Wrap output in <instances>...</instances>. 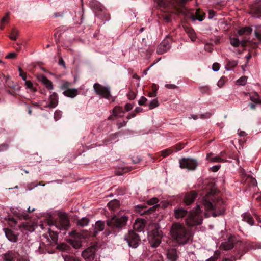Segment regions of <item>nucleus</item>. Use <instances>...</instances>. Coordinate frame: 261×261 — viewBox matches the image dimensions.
I'll return each instance as SVG.
<instances>
[{
  "instance_id": "obj_42",
  "label": "nucleus",
  "mask_w": 261,
  "mask_h": 261,
  "mask_svg": "<svg viewBox=\"0 0 261 261\" xmlns=\"http://www.w3.org/2000/svg\"><path fill=\"white\" fill-rule=\"evenodd\" d=\"M230 44L234 47H238L240 45V41L238 38H231L230 39Z\"/></svg>"
},
{
  "instance_id": "obj_17",
  "label": "nucleus",
  "mask_w": 261,
  "mask_h": 261,
  "mask_svg": "<svg viewBox=\"0 0 261 261\" xmlns=\"http://www.w3.org/2000/svg\"><path fill=\"white\" fill-rule=\"evenodd\" d=\"M189 212L182 207L175 208L174 210V217L177 219H182L185 217H188Z\"/></svg>"
},
{
  "instance_id": "obj_15",
  "label": "nucleus",
  "mask_w": 261,
  "mask_h": 261,
  "mask_svg": "<svg viewBox=\"0 0 261 261\" xmlns=\"http://www.w3.org/2000/svg\"><path fill=\"white\" fill-rule=\"evenodd\" d=\"M107 225L108 228H106L103 234L105 237L109 236L113 231L114 228V215H112L110 219L106 220Z\"/></svg>"
},
{
  "instance_id": "obj_61",
  "label": "nucleus",
  "mask_w": 261,
  "mask_h": 261,
  "mask_svg": "<svg viewBox=\"0 0 261 261\" xmlns=\"http://www.w3.org/2000/svg\"><path fill=\"white\" fill-rule=\"evenodd\" d=\"M17 56V54L15 53H10L7 56L6 58L8 59H13L16 58Z\"/></svg>"
},
{
  "instance_id": "obj_8",
  "label": "nucleus",
  "mask_w": 261,
  "mask_h": 261,
  "mask_svg": "<svg viewBox=\"0 0 261 261\" xmlns=\"http://www.w3.org/2000/svg\"><path fill=\"white\" fill-rule=\"evenodd\" d=\"M125 240L129 246L133 248H136L140 242L139 236L134 231H129L125 237Z\"/></svg>"
},
{
  "instance_id": "obj_24",
  "label": "nucleus",
  "mask_w": 261,
  "mask_h": 261,
  "mask_svg": "<svg viewBox=\"0 0 261 261\" xmlns=\"http://www.w3.org/2000/svg\"><path fill=\"white\" fill-rule=\"evenodd\" d=\"M153 229L152 230L149 236L155 237L157 238L162 237V231L158 224H155L153 225Z\"/></svg>"
},
{
  "instance_id": "obj_34",
  "label": "nucleus",
  "mask_w": 261,
  "mask_h": 261,
  "mask_svg": "<svg viewBox=\"0 0 261 261\" xmlns=\"http://www.w3.org/2000/svg\"><path fill=\"white\" fill-rule=\"evenodd\" d=\"M89 219L87 217L82 218L77 221V224L80 226H85L88 225L89 223Z\"/></svg>"
},
{
  "instance_id": "obj_14",
  "label": "nucleus",
  "mask_w": 261,
  "mask_h": 261,
  "mask_svg": "<svg viewBox=\"0 0 261 261\" xmlns=\"http://www.w3.org/2000/svg\"><path fill=\"white\" fill-rule=\"evenodd\" d=\"M170 43L168 39L164 40L158 47L156 52L158 54L161 55L167 52L170 48Z\"/></svg>"
},
{
  "instance_id": "obj_20",
  "label": "nucleus",
  "mask_w": 261,
  "mask_h": 261,
  "mask_svg": "<svg viewBox=\"0 0 261 261\" xmlns=\"http://www.w3.org/2000/svg\"><path fill=\"white\" fill-rule=\"evenodd\" d=\"M145 226V222L144 219H137L134 224L133 227L135 230L141 232L143 231Z\"/></svg>"
},
{
  "instance_id": "obj_64",
  "label": "nucleus",
  "mask_w": 261,
  "mask_h": 261,
  "mask_svg": "<svg viewBox=\"0 0 261 261\" xmlns=\"http://www.w3.org/2000/svg\"><path fill=\"white\" fill-rule=\"evenodd\" d=\"M254 34L257 39L261 41V33L258 32L257 31H255Z\"/></svg>"
},
{
  "instance_id": "obj_13",
  "label": "nucleus",
  "mask_w": 261,
  "mask_h": 261,
  "mask_svg": "<svg viewBox=\"0 0 261 261\" xmlns=\"http://www.w3.org/2000/svg\"><path fill=\"white\" fill-rule=\"evenodd\" d=\"M6 238L9 241L12 242H17L18 241V233L15 232L11 229L5 228L3 229Z\"/></svg>"
},
{
  "instance_id": "obj_53",
  "label": "nucleus",
  "mask_w": 261,
  "mask_h": 261,
  "mask_svg": "<svg viewBox=\"0 0 261 261\" xmlns=\"http://www.w3.org/2000/svg\"><path fill=\"white\" fill-rule=\"evenodd\" d=\"M9 145L7 143H3L0 145V152L5 151L8 148Z\"/></svg>"
},
{
  "instance_id": "obj_56",
  "label": "nucleus",
  "mask_w": 261,
  "mask_h": 261,
  "mask_svg": "<svg viewBox=\"0 0 261 261\" xmlns=\"http://www.w3.org/2000/svg\"><path fill=\"white\" fill-rule=\"evenodd\" d=\"M9 13H7L5 16L2 18V23H7L9 22Z\"/></svg>"
},
{
  "instance_id": "obj_38",
  "label": "nucleus",
  "mask_w": 261,
  "mask_h": 261,
  "mask_svg": "<svg viewBox=\"0 0 261 261\" xmlns=\"http://www.w3.org/2000/svg\"><path fill=\"white\" fill-rule=\"evenodd\" d=\"M125 112L122 108L115 107V120L117 117H122L124 116Z\"/></svg>"
},
{
  "instance_id": "obj_3",
  "label": "nucleus",
  "mask_w": 261,
  "mask_h": 261,
  "mask_svg": "<svg viewBox=\"0 0 261 261\" xmlns=\"http://www.w3.org/2000/svg\"><path fill=\"white\" fill-rule=\"evenodd\" d=\"M202 221L203 218L201 215V210L199 206L197 205L196 208H193L189 212L185 222L187 226L193 227L201 225Z\"/></svg>"
},
{
  "instance_id": "obj_49",
  "label": "nucleus",
  "mask_w": 261,
  "mask_h": 261,
  "mask_svg": "<svg viewBox=\"0 0 261 261\" xmlns=\"http://www.w3.org/2000/svg\"><path fill=\"white\" fill-rule=\"evenodd\" d=\"M159 200L156 197H153L147 201V204L149 205L156 204L158 203Z\"/></svg>"
},
{
  "instance_id": "obj_23",
  "label": "nucleus",
  "mask_w": 261,
  "mask_h": 261,
  "mask_svg": "<svg viewBox=\"0 0 261 261\" xmlns=\"http://www.w3.org/2000/svg\"><path fill=\"white\" fill-rule=\"evenodd\" d=\"M167 256L170 261H176L178 258L177 251L174 248H171L167 250Z\"/></svg>"
},
{
  "instance_id": "obj_30",
  "label": "nucleus",
  "mask_w": 261,
  "mask_h": 261,
  "mask_svg": "<svg viewBox=\"0 0 261 261\" xmlns=\"http://www.w3.org/2000/svg\"><path fill=\"white\" fill-rule=\"evenodd\" d=\"M252 29L250 27H245L239 30L238 33L239 35H249L251 33Z\"/></svg>"
},
{
  "instance_id": "obj_41",
  "label": "nucleus",
  "mask_w": 261,
  "mask_h": 261,
  "mask_svg": "<svg viewBox=\"0 0 261 261\" xmlns=\"http://www.w3.org/2000/svg\"><path fill=\"white\" fill-rule=\"evenodd\" d=\"M195 15H196V17L194 18V17H193V19L194 20H198V21H202L203 19H204V15H201L199 13V10H196V13H195Z\"/></svg>"
},
{
  "instance_id": "obj_45",
  "label": "nucleus",
  "mask_w": 261,
  "mask_h": 261,
  "mask_svg": "<svg viewBox=\"0 0 261 261\" xmlns=\"http://www.w3.org/2000/svg\"><path fill=\"white\" fill-rule=\"evenodd\" d=\"M64 261H80L78 258L70 255L64 256Z\"/></svg>"
},
{
  "instance_id": "obj_36",
  "label": "nucleus",
  "mask_w": 261,
  "mask_h": 261,
  "mask_svg": "<svg viewBox=\"0 0 261 261\" xmlns=\"http://www.w3.org/2000/svg\"><path fill=\"white\" fill-rule=\"evenodd\" d=\"M253 17L256 18L261 17V1L255 8Z\"/></svg>"
},
{
  "instance_id": "obj_57",
  "label": "nucleus",
  "mask_w": 261,
  "mask_h": 261,
  "mask_svg": "<svg viewBox=\"0 0 261 261\" xmlns=\"http://www.w3.org/2000/svg\"><path fill=\"white\" fill-rule=\"evenodd\" d=\"M220 69V65L217 63H215L213 64L212 66V69L214 71H218Z\"/></svg>"
},
{
  "instance_id": "obj_29",
  "label": "nucleus",
  "mask_w": 261,
  "mask_h": 261,
  "mask_svg": "<svg viewBox=\"0 0 261 261\" xmlns=\"http://www.w3.org/2000/svg\"><path fill=\"white\" fill-rule=\"evenodd\" d=\"M63 93L67 97L73 98L77 94V91L75 89H68L64 91Z\"/></svg>"
},
{
  "instance_id": "obj_18",
  "label": "nucleus",
  "mask_w": 261,
  "mask_h": 261,
  "mask_svg": "<svg viewBox=\"0 0 261 261\" xmlns=\"http://www.w3.org/2000/svg\"><path fill=\"white\" fill-rule=\"evenodd\" d=\"M49 103L45 106V108H55L58 104V96L56 92L53 93L49 97Z\"/></svg>"
},
{
  "instance_id": "obj_4",
  "label": "nucleus",
  "mask_w": 261,
  "mask_h": 261,
  "mask_svg": "<svg viewBox=\"0 0 261 261\" xmlns=\"http://www.w3.org/2000/svg\"><path fill=\"white\" fill-rule=\"evenodd\" d=\"M89 6L95 15L100 19L106 20L109 19V14L106 13L105 8L99 2L95 0L91 1L89 3Z\"/></svg>"
},
{
  "instance_id": "obj_33",
  "label": "nucleus",
  "mask_w": 261,
  "mask_h": 261,
  "mask_svg": "<svg viewBox=\"0 0 261 261\" xmlns=\"http://www.w3.org/2000/svg\"><path fill=\"white\" fill-rule=\"evenodd\" d=\"M13 213L15 216L17 217L20 219H23L24 220H27L30 218L27 214L23 212L21 213L19 211H17L16 210H15Z\"/></svg>"
},
{
  "instance_id": "obj_58",
  "label": "nucleus",
  "mask_w": 261,
  "mask_h": 261,
  "mask_svg": "<svg viewBox=\"0 0 261 261\" xmlns=\"http://www.w3.org/2000/svg\"><path fill=\"white\" fill-rule=\"evenodd\" d=\"M107 206L110 209L113 211L114 210V200H111L108 203Z\"/></svg>"
},
{
  "instance_id": "obj_32",
  "label": "nucleus",
  "mask_w": 261,
  "mask_h": 261,
  "mask_svg": "<svg viewBox=\"0 0 261 261\" xmlns=\"http://www.w3.org/2000/svg\"><path fill=\"white\" fill-rule=\"evenodd\" d=\"M243 220L247 222L251 225L254 224V220L250 214L248 213H245L243 215Z\"/></svg>"
},
{
  "instance_id": "obj_16",
  "label": "nucleus",
  "mask_w": 261,
  "mask_h": 261,
  "mask_svg": "<svg viewBox=\"0 0 261 261\" xmlns=\"http://www.w3.org/2000/svg\"><path fill=\"white\" fill-rule=\"evenodd\" d=\"M156 206H157V205H154V206L150 207L149 208H148V209L143 211V209L147 208V206L145 205H138L136 207V210L141 215L150 214L155 211Z\"/></svg>"
},
{
  "instance_id": "obj_44",
  "label": "nucleus",
  "mask_w": 261,
  "mask_h": 261,
  "mask_svg": "<svg viewBox=\"0 0 261 261\" xmlns=\"http://www.w3.org/2000/svg\"><path fill=\"white\" fill-rule=\"evenodd\" d=\"M173 152V150L170 148H168L161 151V155L163 158H165L171 154Z\"/></svg>"
},
{
  "instance_id": "obj_60",
  "label": "nucleus",
  "mask_w": 261,
  "mask_h": 261,
  "mask_svg": "<svg viewBox=\"0 0 261 261\" xmlns=\"http://www.w3.org/2000/svg\"><path fill=\"white\" fill-rule=\"evenodd\" d=\"M238 64V62L236 61H229L228 63V65L230 67H234Z\"/></svg>"
},
{
  "instance_id": "obj_5",
  "label": "nucleus",
  "mask_w": 261,
  "mask_h": 261,
  "mask_svg": "<svg viewBox=\"0 0 261 261\" xmlns=\"http://www.w3.org/2000/svg\"><path fill=\"white\" fill-rule=\"evenodd\" d=\"M59 220L51 221V224L62 230H67L70 225V221L65 213H59Z\"/></svg>"
},
{
  "instance_id": "obj_37",
  "label": "nucleus",
  "mask_w": 261,
  "mask_h": 261,
  "mask_svg": "<svg viewBox=\"0 0 261 261\" xmlns=\"http://www.w3.org/2000/svg\"><path fill=\"white\" fill-rule=\"evenodd\" d=\"M19 35V32L16 28H13L11 31L10 35L9 36L10 39L13 40H16Z\"/></svg>"
},
{
  "instance_id": "obj_26",
  "label": "nucleus",
  "mask_w": 261,
  "mask_h": 261,
  "mask_svg": "<svg viewBox=\"0 0 261 261\" xmlns=\"http://www.w3.org/2000/svg\"><path fill=\"white\" fill-rule=\"evenodd\" d=\"M224 154V152H221L220 153V155H219L217 156H215L214 158H210V155H207V158L208 159V160L210 161L213 162H225L227 161V160L223 159L222 158V156Z\"/></svg>"
},
{
  "instance_id": "obj_55",
  "label": "nucleus",
  "mask_w": 261,
  "mask_h": 261,
  "mask_svg": "<svg viewBox=\"0 0 261 261\" xmlns=\"http://www.w3.org/2000/svg\"><path fill=\"white\" fill-rule=\"evenodd\" d=\"M19 75L22 77V79L24 81H26L27 79V74L25 72H24L22 70V69L20 68H19Z\"/></svg>"
},
{
  "instance_id": "obj_12",
  "label": "nucleus",
  "mask_w": 261,
  "mask_h": 261,
  "mask_svg": "<svg viewBox=\"0 0 261 261\" xmlns=\"http://www.w3.org/2000/svg\"><path fill=\"white\" fill-rule=\"evenodd\" d=\"M96 250L95 246L88 247L82 252V256L86 261H92L95 257Z\"/></svg>"
},
{
  "instance_id": "obj_62",
  "label": "nucleus",
  "mask_w": 261,
  "mask_h": 261,
  "mask_svg": "<svg viewBox=\"0 0 261 261\" xmlns=\"http://www.w3.org/2000/svg\"><path fill=\"white\" fill-rule=\"evenodd\" d=\"M25 228L30 232H33L35 230L34 226L33 225H26Z\"/></svg>"
},
{
  "instance_id": "obj_31",
  "label": "nucleus",
  "mask_w": 261,
  "mask_h": 261,
  "mask_svg": "<svg viewBox=\"0 0 261 261\" xmlns=\"http://www.w3.org/2000/svg\"><path fill=\"white\" fill-rule=\"evenodd\" d=\"M3 261H15V255L12 252H8L3 255Z\"/></svg>"
},
{
  "instance_id": "obj_35",
  "label": "nucleus",
  "mask_w": 261,
  "mask_h": 261,
  "mask_svg": "<svg viewBox=\"0 0 261 261\" xmlns=\"http://www.w3.org/2000/svg\"><path fill=\"white\" fill-rule=\"evenodd\" d=\"M185 31L188 34L189 36L192 41H194L196 37L194 30L190 28H186Z\"/></svg>"
},
{
  "instance_id": "obj_47",
  "label": "nucleus",
  "mask_w": 261,
  "mask_h": 261,
  "mask_svg": "<svg viewBox=\"0 0 261 261\" xmlns=\"http://www.w3.org/2000/svg\"><path fill=\"white\" fill-rule=\"evenodd\" d=\"M136 93L133 91L132 90H130L129 91L127 94V98L129 100H133L136 97Z\"/></svg>"
},
{
  "instance_id": "obj_10",
  "label": "nucleus",
  "mask_w": 261,
  "mask_h": 261,
  "mask_svg": "<svg viewBox=\"0 0 261 261\" xmlns=\"http://www.w3.org/2000/svg\"><path fill=\"white\" fill-rule=\"evenodd\" d=\"M179 166L181 168L193 170L196 168L197 162L193 159L183 158L179 162Z\"/></svg>"
},
{
  "instance_id": "obj_6",
  "label": "nucleus",
  "mask_w": 261,
  "mask_h": 261,
  "mask_svg": "<svg viewBox=\"0 0 261 261\" xmlns=\"http://www.w3.org/2000/svg\"><path fill=\"white\" fill-rule=\"evenodd\" d=\"M105 229V222L99 220L96 222L94 227L92 230L86 231L83 234L85 239H89L91 237H96L98 233Z\"/></svg>"
},
{
  "instance_id": "obj_19",
  "label": "nucleus",
  "mask_w": 261,
  "mask_h": 261,
  "mask_svg": "<svg viewBox=\"0 0 261 261\" xmlns=\"http://www.w3.org/2000/svg\"><path fill=\"white\" fill-rule=\"evenodd\" d=\"M196 197L197 193L195 191H192L187 193L185 195L184 202L187 205H189L194 201Z\"/></svg>"
},
{
  "instance_id": "obj_7",
  "label": "nucleus",
  "mask_w": 261,
  "mask_h": 261,
  "mask_svg": "<svg viewBox=\"0 0 261 261\" xmlns=\"http://www.w3.org/2000/svg\"><path fill=\"white\" fill-rule=\"evenodd\" d=\"M128 216L124 211H120L115 215V228H123L128 221Z\"/></svg>"
},
{
  "instance_id": "obj_59",
  "label": "nucleus",
  "mask_w": 261,
  "mask_h": 261,
  "mask_svg": "<svg viewBox=\"0 0 261 261\" xmlns=\"http://www.w3.org/2000/svg\"><path fill=\"white\" fill-rule=\"evenodd\" d=\"M127 123V121H122V122H119L118 121H117V125L118 126V128H120L123 126H124L126 125Z\"/></svg>"
},
{
  "instance_id": "obj_54",
  "label": "nucleus",
  "mask_w": 261,
  "mask_h": 261,
  "mask_svg": "<svg viewBox=\"0 0 261 261\" xmlns=\"http://www.w3.org/2000/svg\"><path fill=\"white\" fill-rule=\"evenodd\" d=\"M210 90V87H208L207 86L200 87L201 92L203 93H209Z\"/></svg>"
},
{
  "instance_id": "obj_63",
  "label": "nucleus",
  "mask_w": 261,
  "mask_h": 261,
  "mask_svg": "<svg viewBox=\"0 0 261 261\" xmlns=\"http://www.w3.org/2000/svg\"><path fill=\"white\" fill-rule=\"evenodd\" d=\"M155 1L157 3L158 5L160 7L164 6L165 5V0H155Z\"/></svg>"
},
{
  "instance_id": "obj_27",
  "label": "nucleus",
  "mask_w": 261,
  "mask_h": 261,
  "mask_svg": "<svg viewBox=\"0 0 261 261\" xmlns=\"http://www.w3.org/2000/svg\"><path fill=\"white\" fill-rule=\"evenodd\" d=\"M162 238L149 236V242L153 247H158L161 243Z\"/></svg>"
},
{
  "instance_id": "obj_40",
  "label": "nucleus",
  "mask_w": 261,
  "mask_h": 261,
  "mask_svg": "<svg viewBox=\"0 0 261 261\" xmlns=\"http://www.w3.org/2000/svg\"><path fill=\"white\" fill-rule=\"evenodd\" d=\"M159 106V102L158 99H154L152 101H150L148 105V107L150 109H153L156 107H157Z\"/></svg>"
},
{
  "instance_id": "obj_21",
  "label": "nucleus",
  "mask_w": 261,
  "mask_h": 261,
  "mask_svg": "<svg viewBox=\"0 0 261 261\" xmlns=\"http://www.w3.org/2000/svg\"><path fill=\"white\" fill-rule=\"evenodd\" d=\"M117 171H115V175H122L123 173L130 171L132 169L129 167L125 166L124 165H117Z\"/></svg>"
},
{
  "instance_id": "obj_1",
  "label": "nucleus",
  "mask_w": 261,
  "mask_h": 261,
  "mask_svg": "<svg viewBox=\"0 0 261 261\" xmlns=\"http://www.w3.org/2000/svg\"><path fill=\"white\" fill-rule=\"evenodd\" d=\"M172 239L179 244L184 245L192 239V234L183 224L174 222L170 228Z\"/></svg>"
},
{
  "instance_id": "obj_46",
  "label": "nucleus",
  "mask_w": 261,
  "mask_h": 261,
  "mask_svg": "<svg viewBox=\"0 0 261 261\" xmlns=\"http://www.w3.org/2000/svg\"><path fill=\"white\" fill-rule=\"evenodd\" d=\"M226 82V77L223 76L220 78V79L217 82V86L219 88H222L225 84Z\"/></svg>"
},
{
  "instance_id": "obj_52",
  "label": "nucleus",
  "mask_w": 261,
  "mask_h": 261,
  "mask_svg": "<svg viewBox=\"0 0 261 261\" xmlns=\"http://www.w3.org/2000/svg\"><path fill=\"white\" fill-rule=\"evenodd\" d=\"M147 99L146 97L142 96L138 100V103L140 106H144L145 105Z\"/></svg>"
},
{
  "instance_id": "obj_51",
  "label": "nucleus",
  "mask_w": 261,
  "mask_h": 261,
  "mask_svg": "<svg viewBox=\"0 0 261 261\" xmlns=\"http://www.w3.org/2000/svg\"><path fill=\"white\" fill-rule=\"evenodd\" d=\"M7 77L3 74L0 73V86H2L5 85Z\"/></svg>"
},
{
  "instance_id": "obj_25",
  "label": "nucleus",
  "mask_w": 261,
  "mask_h": 261,
  "mask_svg": "<svg viewBox=\"0 0 261 261\" xmlns=\"http://www.w3.org/2000/svg\"><path fill=\"white\" fill-rule=\"evenodd\" d=\"M234 247V242L232 239H229L227 241L222 242L220 247L224 250H229Z\"/></svg>"
},
{
  "instance_id": "obj_48",
  "label": "nucleus",
  "mask_w": 261,
  "mask_h": 261,
  "mask_svg": "<svg viewBox=\"0 0 261 261\" xmlns=\"http://www.w3.org/2000/svg\"><path fill=\"white\" fill-rule=\"evenodd\" d=\"M8 222L11 227H14L17 223V221L13 217H9Z\"/></svg>"
},
{
  "instance_id": "obj_39",
  "label": "nucleus",
  "mask_w": 261,
  "mask_h": 261,
  "mask_svg": "<svg viewBox=\"0 0 261 261\" xmlns=\"http://www.w3.org/2000/svg\"><path fill=\"white\" fill-rule=\"evenodd\" d=\"M25 85L28 88H29L33 92H36L37 90V88L34 86L33 84L30 81H25Z\"/></svg>"
},
{
  "instance_id": "obj_43",
  "label": "nucleus",
  "mask_w": 261,
  "mask_h": 261,
  "mask_svg": "<svg viewBox=\"0 0 261 261\" xmlns=\"http://www.w3.org/2000/svg\"><path fill=\"white\" fill-rule=\"evenodd\" d=\"M247 80V77L245 76H242L239 79L237 82L238 85L244 86L246 84Z\"/></svg>"
},
{
  "instance_id": "obj_11",
  "label": "nucleus",
  "mask_w": 261,
  "mask_h": 261,
  "mask_svg": "<svg viewBox=\"0 0 261 261\" xmlns=\"http://www.w3.org/2000/svg\"><path fill=\"white\" fill-rule=\"evenodd\" d=\"M4 85L9 88L7 90V92L13 96L18 95L21 87L17 84L14 83V82L11 81L8 77H7L5 85Z\"/></svg>"
},
{
  "instance_id": "obj_28",
  "label": "nucleus",
  "mask_w": 261,
  "mask_h": 261,
  "mask_svg": "<svg viewBox=\"0 0 261 261\" xmlns=\"http://www.w3.org/2000/svg\"><path fill=\"white\" fill-rule=\"evenodd\" d=\"M250 99L256 104L261 105V99L256 92H252L249 94Z\"/></svg>"
},
{
  "instance_id": "obj_9",
  "label": "nucleus",
  "mask_w": 261,
  "mask_h": 261,
  "mask_svg": "<svg viewBox=\"0 0 261 261\" xmlns=\"http://www.w3.org/2000/svg\"><path fill=\"white\" fill-rule=\"evenodd\" d=\"M93 88L97 94L109 99L111 96L110 89L108 87H105L99 83H95Z\"/></svg>"
},
{
  "instance_id": "obj_2",
  "label": "nucleus",
  "mask_w": 261,
  "mask_h": 261,
  "mask_svg": "<svg viewBox=\"0 0 261 261\" xmlns=\"http://www.w3.org/2000/svg\"><path fill=\"white\" fill-rule=\"evenodd\" d=\"M212 192H208L205 196L204 197L202 201V204L205 206V208L207 211H213L212 215L214 217L220 216L223 215L224 213L225 210L224 207L222 206V202L219 201L217 203H213L210 200ZM213 193H215L213 192Z\"/></svg>"
},
{
  "instance_id": "obj_22",
  "label": "nucleus",
  "mask_w": 261,
  "mask_h": 261,
  "mask_svg": "<svg viewBox=\"0 0 261 261\" xmlns=\"http://www.w3.org/2000/svg\"><path fill=\"white\" fill-rule=\"evenodd\" d=\"M38 80L41 82L48 90L53 89V85L52 82L49 80L45 76L41 75L38 77Z\"/></svg>"
},
{
  "instance_id": "obj_50",
  "label": "nucleus",
  "mask_w": 261,
  "mask_h": 261,
  "mask_svg": "<svg viewBox=\"0 0 261 261\" xmlns=\"http://www.w3.org/2000/svg\"><path fill=\"white\" fill-rule=\"evenodd\" d=\"M62 116V112L60 111L56 110L54 113V119L58 120L61 118Z\"/></svg>"
}]
</instances>
